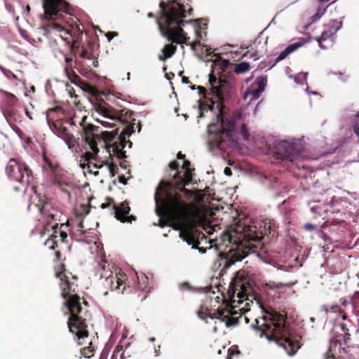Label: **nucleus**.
<instances>
[{"label":"nucleus","mask_w":359,"mask_h":359,"mask_svg":"<svg viewBox=\"0 0 359 359\" xmlns=\"http://www.w3.org/2000/svg\"><path fill=\"white\" fill-rule=\"evenodd\" d=\"M115 217L123 223H132L136 220L134 215H128L130 211L129 203L127 201L122 202L118 206L114 205Z\"/></svg>","instance_id":"19"},{"label":"nucleus","mask_w":359,"mask_h":359,"mask_svg":"<svg viewBox=\"0 0 359 359\" xmlns=\"http://www.w3.org/2000/svg\"><path fill=\"white\" fill-rule=\"evenodd\" d=\"M148 278L146 276H144L142 278V281L139 280L138 283V288L143 291V292H148L149 291V287H148Z\"/></svg>","instance_id":"39"},{"label":"nucleus","mask_w":359,"mask_h":359,"mask_svg":"<svg viewBox=\"0 0 359 359\" xmlns=\"http://www.w3.org/2000/svg\"><path fill=\"white\" fill-rule=\"evenodd\" d=\"M191 180V170L184 171V177L180 175L175 182L161 180L154 195L156 215L161 216L165 212L178 223L193 217V204L189 201L192 199L194 193L185 188Z\"/></svg>","instance_id":"1"},{"label":"nucleus","mask_w":359,"mask_h":359,"mask_svg":"<svg viewBox=\"0 0 359 359\" xmlns=\"http://www.w3.org/2000/svg\"><path fill=\"white\" fill-rule=\"evenodd\" d=\"M83 24H81L79 20H76L74 24L71 25V28L69 29H65L60 24L54 21L48 22L47 24L41 26V29L46 35L49 34L53 31L60 33L64 32L65 34H69L71 40L68 37L64 36L62 34H60V37L61 40L65 41L68 44L71 43L73 49L79 47V41L83 33Z\"/></svg>","instance_id":"11"},{"label":"nucleus","mask_w":359,"mask_h":359,"mask_svg":"<svg viewBox=\"0 0 359 359\" xmlns=\"http://www.w3.org/2000/svg\"><path fill=\"white\" fill-rule=\"evenodd\" d=\"M348 326L349 325L347 323H336L334 326V330L343 337L345 342L350 339Z\"/></svg>","instance_id":"25"},{"label":"nucleus","mask_w":359,"mask_h":359,"mask_svg":"<svg viewBox=\"0 0 359 359\" xmlns=\"http://www.w3.org/2000/svg\"><path fill=\"white\" fill-rule=\"evenodd\" d=\"M158 216L160 217L159 224H158L159 226L164 227L165 226L167 225L166 221L164 220V219H163L164 217H165L174 224V229H178L182 226H184L187 223H189L190 222V220L192 218V217H191L189 219L184 221L183 222L178 223L177 222L172 220L168 215L165 214V212L163 213V215H161V216L158 215Z\"/></svg>","instance_id":"26"},{"label":"nucleus","mask_w":359,"mask_h":359,"mask_svg":"<svg viewBox=\"0 0 359 359\" xmlns=\"http://www.w3.org/2000/svg\"><path fill=\"white\" fill-rule=\"evenodd\" d=\"M303 229L308 231H312L317 229V226L311 223H306L304 224Z\"/></svg>","instance_id":"44"},{"label":"nucleus","mask_w":359,"mask_h":359,"mask_svg":"<svg viewBox=\"0 0 359 359\" xmlns=\"http://www.w3.org/2000/svg\"><path fill=\"white\" fill-rule=\"evenodd\" d=\"M224 172L227 176H231L232 175V172L230 168L226 167L224 168Z\"/></svg>","instance_id":"56"},{"label":"nucleus","mask_w":359,"mask_h":359,"mask_svg":"<svg viewBox=\"0 0 359 359\" xmlns=\"http://www.w3.org/2000/svg\"><path fill=\"white\" fill-rule=\"evenodd\" d=\"M208 133L210 144L219 148L222 147V143L225 141V138L226 137L222 123L218 121V116L217 117L216 123L209 124Z\"/></svg>","instance_id":"17"},{"label":"nucleus","mask_w":359,"mask_h":359,"mask_svg":"<svg viewBox=\"0 0 359 359\" xmlns=\"http://www.w3.org/2000/svg\"><path fill=\"white\" fill-rule=\"evenodd\" d=\"M241 133L243 137V139L247 140L249 137V134L248 132V128L245 123H243L241 128Z\"/></svg>","instance_id":"42"},{"label":"nucleus","mask_w":359,"mask_h":359,"mask_svg":"<svg viewBox=\"0 0 359 359\" xmlns=\"http://www.w3.org/2000/svg\"><path fill=\"white\" fill-rule=\"evenodd\" d=\"M6 172L11 180L22 184L29 185L34 181L32 170L20 159L11 158L6 165Z\"/></svg>","instance_id":"12"},{"label":"nucleus","mask_w":359,"mask_h":359,"mask_svg":"<svg viewBox=\"0 0 359 359\" xmlns=\"http://www.w3.org/2000/svg\"><path fill=\"white\" fill-rule=\"evenodd\" d=\"M44 15L46 18H62L64 14H69L71 6L66 0H42Z\"/></svg>","instance_id":"14"},{"label":"nucleus","mask_w":359,"mask_h":359,"mask_svg":"<svg viewBox=\"0 0 359 359\" xmlns=\"http://www.w3.org/2000/svg\"><path fill=\"white\" fill-rule=\"evenodd\" d=\"M92 341L89 343V346L81 349V354L85 358H90L93 355L94 349L93 348Z\"/></svg>","instance_id":"36"},{"label":"nucleus","mask_w":359,"mask_h":359,"mask_svg":"<svg viewBox=\"0 0 359 359\" xmlns=\"http://www.w3.org/2000/svg\"><path fill=\"white\" fill-rule=\"evenodd\" d=\"M340 303L341 306L346 307L348 305V302L346 298H341L340 299Z\"/></svg>","instance_id":"57"},{"label":"nucleus","mask_w":359,"mask_h":359,"mask_svg":"<svg viewBox=\"0 0 359 359\" xmlns=\"http://www.w3.org/2000/svg\"><path fill=\"white\" fill-rule=\"evenodd\" d=\"M206 55L208 56H215V55L213 53V52L211 50V48H206Z\"/></svg>","instance_id":"59"},{"label":"nucleus","mask_w":359,"mask_h":359,"mask_svg":"<svg viewBox=\"0 0 359 359\" xmlns=\"http://www.w3.org/2000/svg\"><path fill=\"white\" fill-rule=\"evenodd\" d=\"M199 235L200 232L193 226L182 229L180 233V238L189 245H192L193 248H198V245H200Z\"/></svg>","instance_id":"20"},{"label":"nucleus","mask_w":359,"mask_h":359,"mask_svg":"<svg viewBox=\"0 0 359 359\" xmlns=\"http://www.w3.org/2000/svg\"><path fill=\"white\" fill-rule=\"evenodd\" d=\"M264 315L260 320H255L252 327L260 332V337L264 336L269 341H274L290 355H293L300 348L299 342L287 336L285 323L286 313H280L274 309H264Z\"/></svg>","instance_id":"5"},{"label":"nucleus","mask_w":359,"mask_h":359,"mask_svg":"<svg viewBox=\"0 0 359 359\" xmlns=\"http://www.w3.org/2000/svg\"><path fill=\"white\" fill-rule=\"evenodd\" d=\"M43 159H44V161L46 162V165L48 166V168H50V170L55 172V170L57 168V166L55 165H54L51 161L46 156H44L43 157Z\"/></svg>","instance_id":"43"},{"label":"nucleus","mask_w":359,"mask_h":359,"mask_svg":"<svg viewBox=\"0 0 359 359\" xmlns=\"http://www.w3.org/2000/svg\"><path fill=\"white\" fill-rule=\"evenodd\" d=\"M236 231L240 233L239 238L245 242L244 245L255 252L262 249L265 243H269L276 235L275 223L269 220L245 224L240 222Z\"/></svg>","instance_id":"8"},{"label":"nucleus","mask_w":359,"mask_h":359,"mask_svg":"<svg viewBox=\"0 0 359 359\" xmlns=\"http://www.w3.org/2000/svg\"><path fill=\"white\" fill-rule=\"evenodd\" d=\"M58 236L50 235L49 238L45 241L44 245L50 250H55L58 247V241L57 240Z\"/></svg>","instance_id":"32"},{"label":"nucleus","mask_w":359,"mask_h":359,"mask_svg":"<svg viewBox=\"0 0 359 359\" xmlns=\"http://www.w3.org/2000/svg\"><path fill=\"white\" fill-rule=\"evenodd\" d=\"M105 264L102 265L103 272L100 274L101 278H104L103 285L109 288L111 291H117L118 293H123L125 290L124 280L126 277L124 273L121 272L113 275L112 271L105 270Z\"/></svg>","instance_id":"15"},{"label":"nucleus","mask_w":359,"mask_h":359,"mask_svg":"<svg viewBox=\"0 0 359 359\" xmlns=\"http://www.w3.org/2000/svg\"><path fill=\"white\" fill-rule=\"evenodd\" d=\"M109 202H108V203H102V204L101 205V206H100V207H101V208L104 209V208H106L109 207L111 203H114L113 199H109Z\"/></svg>","instance_id":"54"},{"label":"nucleus","mask_w":359,"mask_h":359,"mask_svg":"<svg viewBox=\"0 0 359 359\" xmlns=\"http://www.w3.org/2000/svg\"><path fill=\"white\" fill-rule=\"evenodd\" d=\"M338 344H339V340L338 339H332L330 341V346L329 350L327 351V352L325 354V359H335L334 358V355L332 353V348L334 347H336L338 345Z\"/></svg>","instance_id":"34"},{"label":"nucleus","mask_w":359,"mask_h":359,"mask_svg":"<svg viewBox=\"0 0 359 359\" xmlns=\"http://www.w3.org/2000/svg\"><path fill=\"white\" fill-rule=\"evenodd\" d=\"M118 181L120 183L123 184H127V179L126 178V177L124 175H121L118 177Z\"/></svg>","instance_id":"55"},{"label":"nucleus","mask_w":359,"mask_h":359,"mask_svg":"<svg viewBox=\"0 0 359 359\" xmlns=\"http://www.w3.org/2000/svg\"><path fill=\"white\" fill-rule=\"evenodd\" d=\"M302 46L301 43H294L289 45L284 50H283L276 58V62L284 60L289 54L294 51Z\"/></svg>","instance_id":"29"},{"label":"nucleus","mask_w":359,"mask_h":359,"mask_svg":"<svg viewBox=\"0 0 359 359\" xmlns=\"http://www.w3.org/2000/svg\"><path fill=\"white\" fill-rule=\"evenodd\" d=\"M32 190L35 194V198L32 197V203L40 213L38 220L43 224V229L40 231V234L43 236L52 230L51 235L58 236L61 243H67V233L62 228L67 227V225L59 224L56 222L60 211L50 198L38 193L36 186H32Z\"/></svg>","instance_id":"7"},{"label":"nucleus","mask_w":359,"mask_h":359,"mask_svg":"<svg viewBox=\"0 0 359 359\" xmlns=\"http://www.w3.org/2000/svg\"><path fill=\"white\" fill-rule=\"evenodd\" d=\"M175 76V74L172 72L170 74H165V77L168 80H171Z\"/></svg>","instance_id":"60"},{"label":"nucleus","mask_w":359,"mask_h":359,"mask_svg":"<svg viewBox=\"0 0 359 359\" xmlns=\"http://www.w3.org/2000/svg\"><path fill=\"white\" fill-rule=\"evenodd\" d=\"M201 27L198 25L196 28V30H195V34H196V40H198L200 42H201V40L203 38V36H202V32H201Z\"/></svg>","instance_id":"47"},{"label":"nucleus","mask_w":359,"mask_h":359,"mask_svg":"<svg viewBox=\"0 0 359 359\" xmlns=\"http://www.w3.org/2000/svg\"><path fill=\"white\" fill-rule=\"evenodd\" d=\"M179 163L177 161H172L169 163V168L171 170H176L175 175L173 176V180L172 182H175V180H178L179 175H180V172H179Z\"/></svg>","instance_id":"37"},{"label":"nucleus","mask_w":359,"mask_h":359,"mask_svg":"<svg viewBox=\"0 0 359 359\" xmlns=\"http://www.w3.org/2000/svg\"><path fill=\"white\" fill-rule=\"evenodd\" d=\"M245 56L250 58H253L255 60H256L259 59L262 55L258 53L257 50H253L252 48L250 50L245 53Z\"/></svg>","instance_id":"41"},{"label":"nucleus","mask_w":359,"mask_h":359,"mask_svg":"<svg viewBox=\"0 0 359 359\" xmlns=\"http://www.w3.org/2000/svg\"><path fill=\"white\" fill-rule=\"evenodd\" d=\"M351 304L353 309L359 305V291H355L351 297Z\"/></svg>","instance_id":"40"},{"label":"nucleus","mask_w":359,"mask_h":359,"mask_svg":"<svg viewBox=\"0 0 359 359\" xmlns=\"http://www.w3.org/2000/svg\"><path fill=\"white\" fill-rule=\"evenodd\" d=\"M337 29L333 31L332 28L330 27L328 29H325L320 34V36L315 37V40L318 41L319 46L321 48H327V45L324 43L329 41L330 43L334 41L333 36L336 33Z\"/></svg>","instance_id":"23"},{"label":"nucleus","mask_w":359,"mask_h":359,"mask_svg":"<svg viewBox=\"0 0 359 359\" xmlns=\"http://www.w3.org/2000/svg\"><path fill=\"white\" fill-rule=\"evenodd\" d=\"M62 259V252L60 250H56L55 252V261L60 262Z\"/></svg>","instance_id":"49"},{"label":"nucleus","mask_w":359,"mask_h":359,"mask_svg":"<svg viewBox=\"0 0 359 359\" xmlns=\"http://www.w3.org/2000/svg\"><path fill=\"white\" fill-rule=\"evenodd\" d=\"M72 59L65 57V62L67 63V66L65 67V72L66 75L68 76V78L72 83H79V85L83 91L89 93L93 95H96L97 94V88L91 84L83 81H81L80 77L72 71V68L69 67V63H72Z\"/></svg>","instance_id":"18"},{"label":"nucleus","mask_w":359,"mask_h":359,"mask_svg":"<svg viewBox=\"0 0 359 359\" xmlns=\"http://www.w3.org/2000/svg\"><path fill=\"white\" fill-rule=\"evenodd\" d=\"M89 55H90V53L86 50L83 48L80 53V57H83V58H86V57L89 58L90 57Z\"/></svg>","instance_id":"51"},{"label":"nucleus","mask_w":359,"mask_h":359,"mask_svg":"<svg viewBox=\"0 0 359 359\" xmlns=\"http://www.w3.org/2000/svg\"><path fill=\"white\" fill-rule=\"evenodd\" d=\"M252 290V287L247 278L245 271H238L229 285V292L231 293L232 302L237 301L238 304H241L245 300H250L252 303V299H255Z\"/></svg>","instance_id":"10"},{"label":"nucleus","mask_w":359,"mask_h":359,"mask_svg":"<svg viewBox=\"0 0 359 359\" xmlns=\"http://www.w3.org/2000/svg\"><path fill=\"white\" fill-rule=\"evenodd\" d=\"M60 270L56 271L55 276L60 278L61 295L65 299L63 305L67 308L66 314L69 315L67 326L71 333L75 334L79 344L89 335L88 321L90 318L89 311L81 306V297L77 294L78 280L76 276L67 272L64 264L60 266Z\"/></svg>","instance_id":"2"},{"label":"nucleus","mask_w":359,"mask_h":359,"mask_svg":"<svg viewBox=\"0 0 359 359\" xmlns=\"http://www.w3.org/2000/svg\"><path fill=\"white\" fill-rule=\"evenodd\" d=\"M176 50V46L172 43L165 45L162 50L163 55H159V60L161 61H164L166 59L171 57L175 53Z\"/></svg>","instance_id":"27"},{"label":"nucleus","mask_w":359,"mask_h":359,"mask_svg":"<svg viewBox=\"0 0 359 359\" xmlns=\"http://www.w3.org/2000/svg\"><path fill=\"white\" fill-rule=\"evenodd\" d=\"M130 344L126 341V339H121L118 344L116 346L111 359H126L131 356V353L128 351Z\"/></svg>","instance_id":"21"},{"label":"nucleus","mask_w":359,"mask_h":359,"mask_svg":"<svg viewBox=\"0 0 359 359\" xmlns=\"http://www.w3.org/2000/svg\"><path fill=\"white\" fill-rule=\"evenodd\" d=\"M5 95H6L8 100L12 104L15 103L18 100L16 96L13 93L5 92Z\"/></svg>","instance_id":"46"},{"label":"nucleus","mask_w":359,"mask_h":359,"mask_svg":"<svg viewBox=\"0 0 359 359\" xmlns=\"http://www.w3.org/2000/svg\"><path fill=\"white\" fill-rule=\"evenodd\" d=\"M214 65L216 67H218L222 71H225L228 69L230 65V62L228 60H224L220 56H217L214 61Z\"/></svg>","instance_id":"31"},{"label":"nucleus","mask_w":359,"mask_h":359,"mask_svg":"<svg viewBox=\"0 0 359 359\" xmlns=\"http://www.w3.org/2000/svg\"><path fill=\"white\" fill-rule=\"evenodd\" d=\"M223 240L224 241H226V240H228L229 243H233V241H232V236L230 233H224L223 235Z\"/></svg>","instance_id":"52"},{"label":"nucleus","mask_w":359,"mask_h":359,"mask_svg":"<svg viewBox=\"0 0 359 359\" xmlns=\"http://www.w3.org/2000/svg\"><path fill=\"white\" fill-rule=\"evenodd\" d=\"M190 165H191L190 161L184 159L183 165H182V168L184 169L185 170H190L189 169Z\"/></svg>","instance_id":"50"},{"label":"nucleus","mask_w":359,"mask_h":359,"mask_svg":"<svg viewBox=\"0 0 359 359\" xmlns=\"http://www.w3.org/2000/svg\"><path fill=\"white\" fill-rule=\"evenodd\" d=\"M53 181L55 184L57 185L62 190L65 191V187H66L67 184L65 182L60 176L57 174H54Z\"/></svg>","instance_id":"38"},{"label":"nucleus","mask_w":359,"mask_h":359,"mask_svg":"<svg viewBox=\"0 0 359 359\" xmlns=\"http://www.w3.org/2000/svg\"><path fill=\"white\" fill-rule=\"evenodd\" d=\"M181 287L182 288H184L185 290H188L189 289V285L188 283H183L182 285H181Z\"/></svg>","instance_id":"64"},{"label":"nucleus","mask_w":359,"mask_h":359,"mask_svg":"<svg viewBox=\"0 0 359 359\" xmlns=\"http://www.w3.org/2000/svg\"><path fill=\"white\" fill-rule=\"evenodd\" d=\"M322 309L327 313L328 312L339 313V315L341 316L342 320H346L347 316H346L345 311L344 310H342L341 309L340 306H339L337 304H333V305H330V306L324 305V306H323Z\"/></svg>","instance_id":"28"},{"label":"nucleus","mask_w":359,"mask_h":359,"mask_svg":"<svg viewBox=\"0 0 359 359\" xmlns=\"http://www.w3.org/2000/svg\"><path fill=\"white\" fill-rule=\"evenodd\" d=\"M211 318H217L226 323V327L234 326L238 324L239 318H242L240 313L233 311L232 306H226L225 308L217 309L212 313Z\"/></svg>","instance_id":"16"},{"label":"nucleus","mask_w":359,"mask_h":359,"mask_svg":"<svg viewBox=\"0 0 359 359\" xmlns=\"http://www.w3.org/2000/svg\"><path fill=\"white\" fill-rule=\"evenodd\" d=\"M182 83H187V84H188V83H191V82H190V81H189V78H188V77H187V76H182Z\"/></svg>","instance_id":"61"},{"label":"nucleus","mask_w":359,"mask_h":359,"mask_svg":"<svg viewBox=\"0 0 359 359\" xmlns=\"http://www.w3.org/2000/svg\"><path fill=\"white\" fill-rule=\"evenodd\" d=\"M209 83L210 85V91H208L205 87L198 86L197 87L198 94L202 98L210 102L208 106L211 111L215 107L219 109L218 121L222 123L226 133V137L231 139L236 123L241 118L242 115L240 112H234L231 115L224 114V102L229 96L230 84L224 79H218L212 72L209 74Z\"/></svg>","instance_id":"4"},{"label":"nucleus","mask_w":359,"mask_h":359,"mask_svg":"<svg viewBox=\"0 0 359 359\" xmlns=\"http://www.w3.org/2000/svg\"><path fill=\"white\" fill-rule=\"evenodd\" d=\"M302 145L300 143L283 140L274 144L272 154L276 159L296 162L302 158Z\"/></svg>","instance_id":"13"},{"label":"nucleus","mask_w":359,"mask_h":359,"mask_svg":"<svg viewBox=\"0 0 359 359\" xmlns=\"http://www.w3.org/2000/svg\"><path fill=\"white\" fill-rule=\"evenodd\" d=\"M190 0H170L168 4L161 1L160 16L156 18L161 34L168 41L176 43H188L189 37L182 28L187 22L183 18L187 13L191 15L193 8L189 4Z\"/></svg>","instance_id":"3"},{"label":"nucleus","mask_w":359,"mask_h":359,"mask_svg":"<svg viewBox=\"0 0 359 359\" xmlns=\"http://www.w3.org/2000/svg\"><path fill=\"white\" fill-rule=\"evenodd\" d=\"M103 165H108V168L111 177H114L116 175L118 168L114 163H109V159L101 161V164L95 163L93 164V167L95 168H100Z\"/></svg>","instance_id":"30"},{"label":"nucleus","mask_w":359,"mask_h":359,"mask_svg":"<svg viewBox=\"0 0 359 359\" xmlns=\"http://www.w3.org/2000/svg\"><path fill=\"white\" fill-rule=\"evenodd\" d=\"M326 11V8H323L321 13H316L315 16L318 17V20L324 15Z\"/></svg>","instance_id":"58"},{"label":"nucleus","mask_w":359,"mask_h":359,"mask_svg":"<svg viewBox=\"0 0 359 359\" xmlns=\"http://www.w3.org/2000/svg\"><path fill=\"white\" fill-rule=\"evenodd\" d=\"M250 69V65L247 62H242L236 65L234 68V72L236 74H243Z\"/></svg>","instance_id":"33"},{"label":"nucleus","mask_w":359,"mask_h":359,"mask_svg":"<svg viewBox=\"0 0 359 359\" xmlns=\"http://www.w3.org/2000/svg\"><path fill=\"white\" fill-rule=\"evenodd\" d=\"M177 158L178 159H185V155L184 154H182L181 152H179L177 154Z\"/></svg>","instance_id":"63"},{"label":"nucleus","mask_w":359,"mask_h":359,"mask_svg":"<svg viewBox=\"0 0 359 359\" xmlns=\"http://www.w3.org/2000/svg\"><path fill=\"white\" fill-rule=\"evenodd\" d=\"M267 83V76H258L254 84L257 86V88L251 89L250 92L254 98H258L260 94L264 90V88Z\"/></svg>","instance_id":"24"},{"label":"nucleus","mask_w":359,"mask_h":359,"mask_svg":"<svg viewBox=\"0 0 359 359\" xmlns=\"http://www.w3.org/2000/svg\"><path fill=\"white\" fill-rule=\"evenodd\" d=\"M77 231L80 232V234L85 236L87 233V230L84 229L83 223L81 221L77 226Z\"/></svg>","instance_id":"45"},{"label":"nucleus","mask_w":359,"mask_h":359,"mask_svg":"<svg viewBox=\"0 0 359 359\" xmlns=\"http://www.w3.org/2000/svg\"><path fill=\"white\" fill-rule=\"evenodd\" d=\"M0 70L5 75V76H6L8 79L20 81L17 75H15L14 73H13L11 70H9L1 65H0Z\"/></svg>","instance_id":"35"},{"label":"nucleus","mask_w":359,"mask_h":359,"mask_svg":"<svg viewBox=\"0 0 359 359\" xmlns=\"http://www.w3.org/2000/svg\"><path fill=\"white\" fill-rule=\"evenodd\" d=\"M117 35H118V33H116V32H109L107 33L106 36L107 37L109 41H111L114 38V36H117Z\"/></svg>","instance_id":"53"},{"label":"nucleus","mask_w":359,"mask_h":359,"mask_svg":"<svg viewBox=\"0 0 359 359\" xmlns=\"http://www.w3.org/2000/svg\"><path fill=\"white\" fill-rule=\"evenodd\" d=\"M310 20H311V22H310L311 23H313L315 22L318 21V17L315 16V15H313L311 17Z\"/></svg>","instance_id":"62"},{"label":"nucleus","mask_w":359,"mask_h":359,"mask_svg":"<svg viewBox=\"0 0 359 359\" xmlns=\"http://www.w3.org/2000/svg\"><path fill=\"white\" fill-rule=\"evenodd\" d=\"M189 45L191 46V50L195 51V50H196V47L198 46H201V42L198 40H195L194 41L191 43Z\"/></svg>","instance_id":"48"},{"label":"nucleus","mask_w":359,"mask_h":359,"mask_svg":"<svg viewBox=\"0 0 359 359\" xmlns=\"http://www.w3.org/2000/svg\"><path fill=\"white\" fill-rule=\"evenodd\" d=\"M86 119L87 116H83L79 124L83 131L85 142L89 145L92 152L86 151L84 154V158L88 163H91L90 161L95 159L97 161L96 163L98 164L100 162L97 157L99 152L98 143L101 144V147L109 150V153H110V149H112L111 144L115 140V135L108 131L102 132L100 135L99 127L91 123L87 124ZM109 155L111 156V154Z\"/></svg>","instance_id":"9"},{"label":"nucleus","mask_w":359,"mask_h":359,"mask_svg":"<svg viewBox=\"0 0 359 359\" xmlns=\"http://www.w3.org/2000/svg\"><path fill=\"white\" fill-rule=\"evenodd\" d=\"M55 128L57 135L65 141L68 147L69 148L73 147L76 140L74 135L69 132L68 129L61 122L55 123Z\"/></svg>","instance_id":"22"},{"label":"nucleus","mask_w":359,"mask_h":359,"mask_svg":"<svg viewBox=\"0 0 359 359\" xmlns=\"http://www.w3.org/2000/svg\"><path fill=\"white\" fill-rule=\"evenodd\" d=\"M96 111L104 118L113 121L109 123L106 121H99L102 126L109 128L116 126L118 123H121L124 126L119 135L117 128L114 132H111L115 135V140L111 144V147L114 154L119 159L126 158V154L123 149L126 144H129V147H131L133 144L130 140H126V137L130 136L135 132V119L132 118L133 112L127 111L123 114L125 110L115 109L105 102L99 103L96 107Z\"/></svg>","instance_id":"6"}]
</instances>
